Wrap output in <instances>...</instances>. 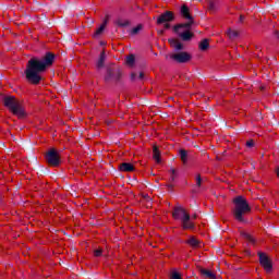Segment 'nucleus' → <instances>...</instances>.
I'll return each instance as SVG.
<instances>
[{"instance_id":"1","label":"nucleus","mask_w":279,"mask_h":279,"mask_svg":"<svg viewBox=\"0 0 279 279\" xmlns=\"http://www.w3.org/2000/svg\"><path fill=\"white\" fill-rule=\"evenodd\" d=\"M56 60V54L52 52H46L41 58L33 57L28 60L26 64V70L24 71L25 77L29 84L35 86L43 82V76L40 73H45L49 66L53 65Z\"/></svg>"},{"instance_id":"2","label":"nucleus","mask_w":279,"mask_h":279,"mask_svg":"<svg viewBox=\"0 0 279 279\" xmlns=\"http://www.w3.org/2000/svg\"><path fill=\"white\" fill-rule=\"evenodd\" d=\"M234 209H233V217L235 221H240V223H245V217L244 215H247V213H252V207H250V203H247V199L239 195L235 198H233Z\"/></svg>"},{"instance_id":"3","label":"nucleus","mask_w":279,"mask_h":279,"mask_svg":"<svg viewBox=\"0 0 279 279\" xmlns=\"http://www.w3.org/2000/svg\"><path fill=\"white\" fill-rule=\"evenodd\" d=\"M172 217L181 221L183 230H193L195 228V223L191 221V215L182 206L174 207Z\"/></svg>"},{"instance_id":"4","label":"nucleus","mask_w":279,"mask_h":279,"mask_svg":"<svg viewBox=\"0 0 279 279\" xmlns=\"http://www.w3.org/2000/svg\"><path fill=\"white\" fill-rule=\"evenodd\" d=\"M3 104L4 107L12 112V114H15V117H19L20 119H23L25 117V111L23 110V107L21 106V102L16 99L14 96H4L3 97Z\"/></svg>"},{"instance_id":"5","label":"nucleus","mask_w":279,"mask_h":279,"mask_svg":"<svg viewBox=\"0 0 279 279\" xmlns=\"http://www.w3.org/2000/svg\"><path fill=\"white\" fill-rule=\"evenodd\" d=\"M121 77H123V72L121 71V68L116 65H108L106 69L105 74V82L107 84H110L113 82V84H118V82H121Z\"/></svg>"},{"instance_id":"6","label":"nucleus","mask_w":279,"mask_h":279,"mask_svg":"<svg viewBox=\"0 0 279 279\" xmlns=\"http://www.w3.org/2000/svg\"><path fill=\"white\" fill-rule=\"evenodd\" d=\"M46 161L50 167H60V154L56 148H51L46 153Z\"/></svg>"},{"instance_id":"7","label":"nucleus","mask_w":279,"mask_h":279,"mask_svg":"<svg viewBox=\"0 0 279 279\" xmlns=\"http://www.w3.org/2000/svg\"><path fill=\"white\" fill-rule=\"evenodd\" d=\"M191 58L193 57L186 51L170 54V60L178 62V64H186V62H191Z\"/></svg>"},{"instance_id":"8","label":"nucleus","mask_w":279,"mask_h":279,"mask_svg":"<svg viewBox=\"0 0 279 279\" xmlns=\"http://www.w3.org/2000/svg\"><path fill=\"white\" fill-rule=\"evenodd\" d=\"M257 256L259 257V265H262L267 274H270V271L274 269V264L271 263L269 256H267V254L264 252H258Z\"/></svg>"},{"instance_id":"9","label":"nucleus","mask_w":279,"mask_h":279,"mask_svg":"<svg viewBox=\"0 0 279 279\" xmlns=\"http://www.w3.org/2000/svg\"><path fill=\"white\" fill-rule=\"evenodd\" d=\"M175 14L171 11H166L157 17V25H165V23H173Z\"/></svg>"},{"instance_id":"10","label":"nucleus","mask_w":279,"mask_h":279,"mask_svg":"<svg viewBox=\"0 0 279 279\" xmlns=\"http://www.w3.org/2000/svg\"><path fill=\"white\" fill-rule=\"evenodd\" d=\"M185 20L189 21V22L177 24V25L173 26V32L174 33H179V31H181V29H185V31L191 32V27H193V25H195V20H193V17L192 19H185Z\"/></svg>"},{"instance_id":"11","label":"nucleus","mask_w":279,"mask_h":279,"mask_svg":"<svg viewBox=\"0 0 279 279\" xmlns=\"http://www.w3.org/2000/svg\"><path fill=\"white\" fill-rule=\"evenodd\" d=\"M179 36V38H181V40H183V43H189L193 39V36H195V34H193V32L191 31H185V32H181L179 31V33H174Z\"/></svg>"},{"instance_id":"12","label":"nucleus","mask_w":279,"mask_h":279,"mask_svg":"<svg viewBox=\"0 0 279 279\" xmlns=\"http://www.w3.org/2000/svg\"><path fill=\"white\" fill-rule=\"evenodd\" d=\"M180 14L182 19H193V16L191 15V9H189V5L186 4L181 5Z\"/></svg>"},{"instance_id":"13","label":"nucleus","mask_w":279,"mask_h":279,"mask_svg":"<svg viewBox=\"0 0 279 279\" xmlns=\"http://www.w3.org/2000/svg\"><path fill=\"white\" fill-rule=\"evenodd\" d=\"M120 171H124L125 173H130L132 171H134V165L130 163V162H122L120 163L119 167Z\"/></svg>"},{"instance_id":"14","label":"nucleus","mask_w":279,"mask_h":279,"mask_svg":"<svg viewBox=\"0 0 279 279\" xmlns=\"http://www.w3.org/2000/svg\"><path fill=\"white\" fill-rule=\"evenodd\" d=\"M106 63V51L100 52L99 59L96 63L97 69H104V64Z\"/></svg>"},{"instance_id":"15","label":"nucleus","mask_w":279,"mask_h":279,"mask_svg":"<svg viewBox=\"0 0 279 279\" xmlns=\"http://www.w3.org/2000/svg\"><path fill=\"white\" fill-rule=\"evenodd\" d=\"M179 156H180L183 165H186V162H189V151L186 149H180Z\"/></svg>"},{"instance_id":"16","label":"nucleus","mask_w":279,"mask_h":279,"mask_svg":"<svg viewBox=\"0 0 279 279\" xmlns=\"http://www.w3.org/2000/svg\"><path fill=\"white\" fill-rule=\"evenodd\" d=\"M106 25H108V20H105L100 27L94 33V37L97 38V36H101L104 34V29H106Z\"/></svg>"},{"instance_id":"17","label":"nucleus","mask_w":279,"mask_h":279,"mask_svg":"<svg viewBox=\"0 0 279 279\" xmlns=\"http://www.w3.org/2000/svg\"><path fill=\"white\" fill-rule=\"evenodd\" d=\"M202 276H205V278L209 279H217V276L213 274V271L202 268L201 269Z\"/></svg>"},{"instance_id":"18","label":"nucleus","mask_w":279,"mask_h":279,"mask_svg":"<svg viewBox=\"0 0 279 279\" xmlns=\"http://www.w3.org/2000/svg\"><path fill=\"white\" fill-rule=\"evenodd\" d=\"M201 51H208V48L210 47V44L208 43V39H203L198 45Z\"/></svg>"},{"instance_id":"19","label":"nucleus","mask_w":279,"mask_h":279,"mask_svg":"<svg viewBox=\"0 0 279 279\" xmlns=\"http://www.w3.org/2000/svg\"><path fill=\"white\" fill-rule=\"evenodd\" d=\"M153 157L156 160V162L158 165H160V162H161V160H160V150L156 146L153 148Z\"/></svg>"},{"instance_id":"20","label":"nucleus","mask_w":279,"mask_h":279,"mask_svg":"<svg viewBox=\"0 0 279 279\" xmlns=\"http://www.w3.org/2000/svg\"><path fill=\"white\" fill-rule=\"evenodd\" d=\"M186 243L187 245H191V247H199V240L195 239L194 236L190 238Z\"/></svg>"},{"instance_id":"21","label":"nucleus","mask_w":279,"mask_h":279,"mask_svg":"<svg viewBox=\"0 0 279 279\" xmlns=\"http://www.w3.org/2000/svg\"><path fill=\"white\" fill-rule=\"evenodd\" d=\"M227 35L230 38V40H234V38H239V32L232 31V28H229L227 31Z\"/></svg>"},{"instance_id":"22","label":"nucleus","mask_w":279,"mask_h":279,"mask_svg":"<svg viewBox=\"0 0 279 279\" xmlns=\"http://www.w3.org/2000/svg\"><path fill=\"white\" fill-rule=\"evenodd\" d=\"M134 62H136V57L134 54H129L126 57V64L129 66H134Z\"/></svg>"},{"instance_id":"23","label":"nucleus","mask_w":279,"mask_h":279,"mask_svg":"<svg viewBox=\"0 0 279 279\" xmlns=\"http://www.w3.org/2000/svg\"><path fill=\"white\" fill-rule=\"evenodd\" d=\"M241 236L248 241L250 243H256V240L253 239V236L247 232H241Z\"/></svg>"},{"instance_id":"24","label":"nucleus","mask_w":279,"mask_h":279,"mask_svg":"<svg viewBox=\"0 0 279 279\" xmlns=\"http://www.w3.org/2000/svg\"><path fill=\"white\" fill-rule=\"evenodd\" d=\"M207 10H209V12H217V3L209 1L207 3Z\"/></svg>"},{"instance_id":"25","label":"nucleus","mask_w":279,"mask_h":279,"mask_svg":"<svg viewBox=\"0 0 279 279\" xmlns=\"http://www.w3.org/2000/svg\"><path fill=\"white\" fill-rule=\"evenodd\" d=\"M117 25L119 26V27H128V26H130V21H128V20H118L117 21Z\"/></svg>"},{"instance_id":"26","label":"nucleus","mask_w":279,"mask_h":279,"mask_svg":"<svg viewBox=\"0 0 279 279\" xmlns=\"http://www.w3.org/2000/svg\"><path fill=\"white\" fill-rule=\"evenodd\" d=\"M170 182H175V178H178V170H175L174 168L170 169Z\"/></svg>"},{"instance_id":"27","label":"nucleus","mask_w":279,"mask_h":279,"mask_svg":"<svg viewBox=\"0 0 279 279\" xmlns=\"http://www.w3.org/2000/svg\"><path fill=\"white\" fill-rule=\"evenodd\" d=\"M141 29H143V25L138 24L136 27H134L131 31V36H136V34H138V32H141Z\"/></svg>"},{"instance_id":"28","label":"nucleus","mask_w":279,"mask_h":279,"mask_svg":"<svg viewBox=\"0 0 279 279\" xmlns=\"http://www.w3.org/2000/svg\"><path fill=\"white\" fill-rule=\"evenodd\" d=\"M168 43L171 47H173V49H175V46L178 45L179 41L175 38H170L168 39Z\"/></svg>"},{"instance_id":"29","label":"nucleus","mask_w":279,"mask_h":279,"mask_svg":"<svg viewBox=\"0 0 279 279\" xmlns=\"http://www.w3.org/2000/svg\"><path fill=\"white\" fill-rule=\"evenodd\" d=\"M174 49H175V51H183L184 50V45H182V43L178 41Z\"/></svg>"},{"instance_id":"30","label":"nucleus","mask_w":279,"mask_h":279,"mask_svg":"<svg viewBox=\"0 0 279 279\" xmlns=\"http://www.w3.org/2000/svg\"><path fill=\"white\" fill-rule=\"evenodd\" d=\"M196 186H202V174L196 175Z\"/></svg>"},{"instance_id":"31","label":"nucleus","mask_w":279,"mask_h":279,"mask_svg":"<svg viewBox=\"0 0 279 279\" xmlns=\"http://www.w3.org/2000/svg\"><path fill=\"white\" fill-rule=\"evenodd\" d=\"M102 253H104V251L101 248L95 250L94 256L99 257V256H101Z\"/></svg>"},{"instance_id":"32","label":"nucleus","mask_w":279,"mask_h":279,"mask_svg":"<svg viewBox=\"0 0 279 279\" xmlns=\"http://www.w3.org/2000/svg\"><path fill=\"white\" fill-rule=\"evenodd\" d=\"M246 147H250V148L254 147V140L247 141L246 142Z\"/></svg>"},{"instance_id":"33","label":"nucleus","mask_w":279,"mask_h":279,"mask_svg":"<svg viewBox=\"0 0 279 279\" xmlns=\"http://www.w3.org/2000/svg\"><path fill=\"white\" fill-rule=\"evenodd\" d=\"M165 29H171V24L169 22L163 23Z\"/></svg>"},{"instance_id":"34","label":"nucleus","mask_w":279,"mask_h":279,"mask_svg":"<svg viewBox=\"0 0 279 279\" xmlns=\"http://www.w3.org/2000/svg\"><path fill=\"white\" fill-rule=\"evenodd\" d=\"M275 173H276V175H277V178H278V180H279V166H278L277 169L275 170Z\"/></svg>"},{"instance_id":"35","label":"nucleus","mask_w":279,"mask_h":279,"mask_svg":"<svg viewBox=\"0 0 279 279\" xmlns=\"http://www.w3.org/2000/svg\"><path fill=\"white\" fill-rule=\"evenodd\" d=\"M131 80H132V81L136 80V73H132V74H131Z\"/></svg>"},{"instance_id":"36","label":"nucleus","mask_w":279,"mask_h":279,"mask_svg":"<svg viewBox=\"0 0 279 279\" xmlns=\"http://www.w3.org/2000/svg\"><path fill=\"white\" fill-rule=\"evenodd\" d=\"M243 21H245V16L244 15H240V23H243Z\"/></svg>"},{"instance_id":"37","label":"nucleus","mask_w":279,"mask_h":279,"mask_svg":"<svg viewBox=\"0 0 279 279\" xmlns=\"http://www.w3.org/2000/svg\"><path fill=\"white\" fill-rule=\"evenodd\" d=\"M138 77H140V80H144L145 74L143 72H141Z\"/></svg>"},{"instance_id":"38","label":"nucleus","mask_w":279,"mask_h":279,"mask_svg":"<svg viewBox=\"0 0 279 279\" xmlns=\"http://www.w3.org/2000/svg\"><path fill=\"white\" fill-rule=\"evenodd\" d=\"M275 36H276V38H279V31L275 32Z\"/></svg>"},{"instance_id":"39","label":"nucleus","mask_w":279,"mask_h":279,"mask_svg":"<svg viewBox=\"0 0 279 279\" xmlns=\"http://www.w3.org/2000/svg\"><path fill=\"white\" fill-rule=\"evenodd\" d=\"M167 186H168V189H173V184H171V183L168 184Z\"/></svg>"}]
</instances>
